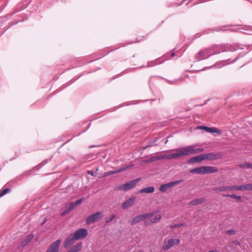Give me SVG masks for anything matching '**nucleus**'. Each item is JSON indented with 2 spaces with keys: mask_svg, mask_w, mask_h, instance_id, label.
Masks as SVG:
<instances>
[{
  "mask_svg": "<svg viewBox=\"0 0 252 252\" xmlns=\"http://www.w3.org/2000/svg\"><path fill=\"white\" fill-rule=\"evenodd\" d=\"M174 151L175 153L170 155H156L157 159L158 160L163 159L177 158L189 155L200 153L204 151V149L196 148V145H189L174 149Z\"/></svg>",
  "mask_w": 252,
  "mask_h": 252,
  "instance_id": "f257e3e1",
  "label": "nucleus"
},
{
  "mask_svg": "<svg viewBox=\"0 0 252 252\" xmlns=\"http://www.w3.org/2000/svg\"><path fill=\"white\" fill-rule=\"evenodd\" d=\"M88 230L85 228H81L70 234L64 242V246H69L72 244L75 240L83 239L88 235Z\"/></svg>",
  "mask_w": 252,
  "mask_h": 252,
  "instance_id": "f03ea898",
  "label": "nucleus"
},
{
  "mask_svg": "<svg viewBox=\"0 0 252 252\" xmlns=\"http://www.w3.org/2000/svg\"><path fill=\"white\" fill-rule=\"evenodd\" d=\"M216 47H217V46H213L211 48H206L204 50L200 51L196 55V56H195L196 59L198 61H200L201 60H203V59L208 58L211 55H213L217 53L216 52H212V50H214L215 48Z\"/></svg>",
  "mask_w": 252,
  "mask_h": 252,
  "instance_id": "7ed1b4c3",
  "label": "nucleus"
},
{
  "mask_svg": "<svg viewBox=\"0 0 252 252\" xmlns=\"http://www.w3.org/2000/svg\"><path fill=\"white\" fill-rule=\"evenodd\" d=\"M180 242L179 239H166L164 240L162 249L164 251H167L174 246L178 245Z\"/></svg>",
  "mask_w": 252,
  "mask_h": 252,
  "instance_id": "20e7f679",
  "label": "nucleus"
},
{
  "mask_svg": "<svg viewBox=\"0 0 252 252\" xmlns=\"http://www.w3.org/2000/svg\"><path fill=\"white\" fill-rule=\"evenodd\" d=\"M139 181V179H136L115 188V190L126 191L133 188Z\"/></svg>",
  "mask_w": 252,
  "mask_h": 252,
  "instance_id": "39448f33",
  "label": "nucleus"
},
{
  "mask_svg": "<svg viewBox=\"0 0 252 252\" xmlns=\"http://www.w3.org/2000/svg\"><path fill=\"white\" fill-rule=\"evenodd\" d=\"M153 215L154 212H151L136 216L130 221V224L131 225H134L144 220L145 221L147 220V219L149 218L153 217Z\"/></svg>",
  "mask_w": 252,
  "mask_h": 252,
  "instance_id": "423d86ee",
  "label": "nucleus"
},
{
  "mask_svg": "<svg viewBox=\"0 0 252 252\" xmlns=\"http://www.w3.org/2000/svg\"><path fill=\"white\" fill-rule=\"evenodd\" d=\"M102 218V213L97 212L94 214L90 216L86 219V223L87 224H92L96 221L101 220Z\"/></svg>",
  "mask_w": 252,
  "mask_h": 252,
  "instance_id": "0eeeda50",
  "label": "nucleus"
},
{
  "mask_svg": "<svg viewBox=\"0 0 252 252\" xmlns=\"http://www.w3.org/2000/svg\"><path fill=\"white\" fill-rule=\"evenodd\" d=\"M61 242V241L59 239L52 243L45 252H58Z\"/></svg>",
  "mask_w": 252,
  "mask_h": 252,
  "instance_id": "6e6552de",
  "label": "nucleus"
},
{
  "mask_svg": "<svg viewBox=\"0 0 252 252\" xmlns=\"http://www.w3.org/2000/svg\"><path fill=\"white\" fill-rule=\"evenodd\" d=\"M180 182V181H176L174 182H171L165 184L161 185L159 189L160 191L164 192H165L168 189L172 188V187L178 185Z\"/></svg>",
  "mask_w": 252,
  "mask_h": 252,
  "instance_id": "1a4fd4ad",
  "label": "nucleus"
},
{
  "mask_svg": "<svg viewBox=\"0 0 252 252\" xmlns=\"http://www.w3.org/2000/svg\"><path fill=\"white\" fill-rule=\"evenodd\" d=\"M203 160H215L220 158L221 157V155L219 153L214 154L213 153H209L208 154H202Z\"/></svg>",
  "mask_w": 252,
  "mask_h": 252,
  "instance_id": "9d476101",
  "label": "nucleus"
},
{
  "mask_svg": "<svg viewBox=\"0 0 252 252\" xmlns=\"http://www.w3.org/2000/svg\"><path fill=\"white\" fill-rule=\"evenodd\" d=\"M136 200V197H131L128 199L126 200L122 205V207L123 209H126L129 207L133 206L135 204Z\"/></svg>",
  "mask_w": 252,
  "mask_h": 252,
  "instance_id": "9b49d317",
  "label": "nucleus"
},
{
  "mask_svg": "<svg viewBox=\"0 0 252 252\" xmlns=\"http://www.w3.org/2000/svg\"><path fill=\"white\" fill-rule=\"evenodd\" d=\"M150 220H146L145 221V224L146 225H148L151 223H155L158 222L160 221L161 219V216L159 214H155L154 213V215L153 217L150 218Z\"/></svg>",
  "mask_w": 252,
  "mask_h": 252,
  "instance_id": "f8f14e48",
  "label": "nucleus"
},
{
  "mask_svg": "<svg viewBox=\"0 0 252 252\" xmlns=\"http://www.w3.org/2000/svg\"><path fill=\"white\" fill-rule=\"evenodd\" d=\"M132 166H133V165H131L127 166L125 167H122L118 170H114V171H110L109 172H105V173H104V174L103 175V177H106V176H108L110 175H112L114 174L121 172L124 171L126 170V169H128L130 167H132Z\"/></svg>",
  "mask_w": 252,
  "mask_h": 252,
  "instance_id": "ddd939ff",
  "label": "nucleus"
},
{
  "mask_svg": "<svg viewBox=\"0 0 252 252\" xmlns=\"http://www.w3.org/2000/svg\"><path fill=\"white\" fill-rule=\"evenodd\" d=\"M82 247V243H78L75 245L72 246L67 252H78L81 249Z\"/></svg>",
  "mask_w": 252,
  "mask_h": 252,
  "instance_id": "4468645a",
  "label": "nucleus"
},
{
  "mask_svg": "<svg viewBox=\"0 0 252 252\" xmlns=\"http://www.w3.org/2000/svg\"><path fill=\"white\" fill-rule=\"evenodd\" d=\"M82 247V243H78L75 245L72 246L67 252H78L81 249Z\"/></svg>",
  "mask_w": 252,
  "mask_h": 252,
  "instance_id": "2eb2a0df",
  "label": "nucleus"
},
{
  "mask_svg": "<svg viewBox=\"0 0 252 252\" xmlns=\"http://www.w3.org/2000/svg\"><path fill=\"white\" fill-rule=\"evenodd\" d=\"M205 198L203 197L196 199H194L189 202V205L190 206L197 205L203 203L204 202H205Z\"/></svg>",
  "mask_w": 252,
  "mask_h": 252,
  "instance_id": "dca6fc26",
  "label": "nucleus"
},
{
  "mask_svg": "<svg viewBox=\"0 0 252 252\" xmlns=\"http://www.w3.org/2000/svg\"><path fill=\"white\" fill-rule=\"evenodd\" d=\"M155 191V188L154 187H149L147 188H143L139 190L138 192V193H151L154 192Z\"/></svg>",
  "mask_w": 252,
  "mask_h": 252,
  "instance_id": "f3484780",
  "label": "nucleus"
},
{
  "mask_svg": "<svg viewBox=\"0 0 252 252\" xmlns=\"http://www.w3.org/2000/svg\"><path fill=\"white\" fill-rule=\"evenodd\" d=\"M33 235L32 234L28 235L26 238L23 240L21 243V245L22 247H24L28 245V244L33 239Z\"/></svg>",
  "mask_w": 252,
  "mask_h": 252,
  "instance_id": "a211bd4d",
  "label": "nucleus"
},
{
  "mask_svg": "<svg viewBox=\"0 0 252 252\" xmlns=\"http://www.w3.org/2000/svg\"><path fill=\"white\" fill-rule=\"evenodd\" d=\"M202 160H203V158L202 154L190 158L188 162L189 163L199 162Z\"/></svg>",
  "mask_w": 252,
  "mask_h": 252,
  "instance_id": "6ab92c4d",
  "label": "nucleus"
},
{
  "mask_svg": "<svg viewBox=\"0 0 252 252\" xmlns=\"http://www.w3.org/2000/svg\"><path fill=\"white\" fill-rule=\"evenodd\" d=\"M191 173H196L198 174H205V166H202L194 168L190 171Z\"/></svg>",
  "mask_w": 252,
  "mask_h": 252,
  "instance_id": "aec40b11",
  "label": "nucleus"
},
{
  "mask_svg": "<svg viewBox=\"0 0 252 252\" xmlns=\"http://www.w3.org/2000/svg\"><path fill=\"white\" fill-rule=\"evenodd\" d=\"M214 190L217 192L230 191V186L216 187L214 189Z\"/></svg>",
  "mask_w": 252,
  "mask_h": 252,
  "instance_id": "412c9836",
  "label": "nucleus"
},
{
  "mask_svg": "<svg viewBox=\"0 0 252 252\" xmlns=\"http://www.w3.org/2000/svg\"><path fill=\"white\" fill-rule=\"evenodd\" d=\"M218 172V169L215 167L205 166V174L215 173Z\"/></svg>",
  "mask_w": 252,
  "mask_h": 252,
  "instance_id": "4be33fe9",
  "label": "nucleus"
},
{
  "mask_svg": "<svg viewBox=\"0 0 252 252\" xmlns=\"http://www.w3.org/2000/svg\"><path fill=\"white\" fill-rule=\"evenodd\" d=\"M75 207V204L73 202H70L65 206L66 210H64V215L68 213L69 211L73 209Z\"/></svg>",
  "mask_w": 252,
  "mask_h": 252,
  "instance_id": "5701e85b",
  "label": "nucleus"
},
{
  "mask_svg": "<svg viewBox=\"0 0 252 252\" xmlns=\"http://www.w3.org/2000/svg\"><path fill=\"white\" fill-rule=\"evenodd\" d=\"M201 129H205L206 131L209 132H217L219 133V130L217 128L208 127L207 126H200Z\"/></svg>",
  "mask_w": 252,
  "mask_h": 252,
  "instance_id": "b1692460",
  "label": "nucleus"
},
{
  "mask_svg": "<svg viewBox=\"0 0 252 252\" xmlns=\"http://www.w3.org/2000/svg\"><path fill=\"white\" fill-rule=\"evenodd\" d=\"M225 197H229L231 198L237 199L239 202H242V197L240 195H237L235 194L223 195Z\"/></svg>",
  "mask_w": 252,
  "mask_h": 252,
  "instance_id": "393cba45",
  "label": "nucleus"
},
{
  "mask_svg": "<svg viewBox=\"0 0 252 252\" xmlns=\"http://www.w3.org/2000/svg\"><path fill=\"white\" fill-rule=\"evenodd\" d=\"M239 166L241 168H252V163H243L239 165Z\"/></svg>",
  "mask_w": 252,
  "mask_h": 252,
  "instance_id": "a878e982",
  "label": "nucleus"
},
{
  "mask_svg": "<svg viewBox=\"0 0 252 252\" xmlns=\"http://www.w3.org/2000/svg\"><path fill=\"white\" fill-rule=\"evenodd\" d=\"M10 191V189L8 188H5L2 190H1L0 191V197L3 196L5 195L6 193L9 192Z\"/></svg>",
  "mask_w": 252,
  "mask_h": 252,
  "instance_id": "bb28decb",
  "label": "nucleus"
},
{
  "mask_svg": "<svg viewBox=\"0 0 252 252\" xmlns=\"http://www.w3.org/2000/svg\"><path fill=\"white\" fill-rule=\"evenodd\" d=\"M239 191H247V184L238 186Z\"/></svg>",
  "mask_w": 252,
  "mask_h": 252,
  "instance_id": "cd10ccee",
  "label": "nucleus"
},
{
  "mask_svg": "<svg viewBox=\"0 0 252 252\" xmlns=\"http://www.w3.org/2000/svg\"><path fill=\"white\" fill-rule=\"evenodd\" d=\"M184 225H185V223H179V224L171 225L170 226V228L173 229V228H174L176 227H180L181 226H184Z\"/></svg>",
  "mask_w": 252,
  "mask_h": 252,
  "instance_id": "c85d7f7f",
  "label": "nucleus"
},
{
  "mask_svg": "<svg viewBox=\"0 0 252 252\" xmlns=\"http://www.w3.org/2000/svg\"><path fill=\"white\" fill-rule=\"evenodd\" d=\"M238 188H239L238 186H237V185L230 186V191H234V190L239 191Z\"/></svg>",
  "mask_w": 252,
  "mask_h": 252,
  "instance_id": "c756f323",
  "label": "nucleus"
},
{
  "mask_svg": "<svg viewBox=\"0 0 252 252\" xmlns=\"http://www.w3.org/2000/svg\"><path fill=\"white\" fill-rule=\"evenodd\" d=\"M83 200V198L78 199L74 203V204H75V206H76L77 205L81 204Z\"/></svg>",
  "mask_w": 252,
  "mask_h": 252,
  "instance_id": "7c9ffc66",
  "label": "nucleus"
},
{
  "mask_svg": "<svg viewBox=\"0 0 252 252\" xmlns=\"http://www.w3.org/2000/svg\"><path fill=\"white\" fill-rule=\"evenodd\" d=\"M149 160L151 162H154V161L158 160V159H157L156 156H153L151 158H149Z\"/></svg>",
  "mask_w": 252,
  "mask_h": 252,
  "instance_id": "2f4dec72",
  "label": "nucleus"
},
{
  "mask_svg": "<svg viewBox=\"0 0 252 252\" xmlns=\"http://www.w3.org/2000/svg\"><path fill=\"white\" fill-rule=\"evenodd\" d=\"M252 190V184H247V191Z\"/></svg>",
  "mask_w": 252,
  "mask_h": 252,
  "instance_id": "473e14b6",
  "label": "nucleus"
},
{
  "mask_svg": "<svg viewBox=\"0 0 252 252\" xmlns=\"http://www.w3.org/2000/svg\"><path fill=\"white\" fill-rule=\"evenodd\" d=\"M115 218V215L114 214H113L111 216L110 218H109V220H106V223H108L110 221H111L113 219H114V218Z\"/></svg>",
  "mask_w": 252,
  "mask_h": 252,
  "instance_id": "72a5a7b5",
  "label": "nucleus"
},
{
  "mask_svg": "<svg viewBox=\"0 0 252 252\" xmlns=\"http://www.w3.org/2000/svg\"><path fill=\"white\" fill-rule=\"evenodd\" d=\"M227 233L230 235H234L235 234V231L233 230H229L227 231Z\"/></svg>",
  "mask_w": 252,
  "mask_h": 252,
  "instance_id": "f704fd0d",
  "label": "nucleus"
},
{
  "mask_svg": "<svg viewBox=\"0 0 252 252\" xmlns=\"http://www.w3.org/2000/svg\"><path fill=\"white\" fill-rule=\"evenodd\" d=\"M153 145L152 144V143H150L147 146H145V147H143L142 148V150H145L146 149H147L148 147H151Z\"/></svg>",
  "mask_w": 252,
  "mask_h": 252,
  "instance_id": "c9c22d12",
  "label": "nucleus"
},
{
  "mask_svg": "<svg viewBox=\"0 0 252 252\" xmlns=\"http://www.w3.org/2000/svg\"><path fill=\"white\" fill-rule=\"evenodd\" d=\"M88 173L92 176H94V173L93 171H90V170H88L87 171Z\"/></svg>",
  "mask_w": 252,
  "mask_h": 252,
  "instance_id": "e433bc0d",
  "label": "nucleus"
},
{
  "mask_svg": "<svg viewBox=\"0 0 252 252\" xmlns=\"http://www.w3.org/2000/svg\"><path fill=\"white\" fill-rule=\"evenodd\" d=\"M208 252H219V251L217 250H214L210 251Z\"/></svg>",
  "mask_w": 252,
  "mask_h": 252,
  "instance_id": "4c0bfd02",
  "label": "nucleus"
},
{
  "mask_svg": "<svg viewBox=\"0 0 252 252\" xmlns=\"http://www.w3.org/2000/svg\"><path fill=\"white\" fill-rule=\"evenodd\" d=\"M145 162H152L151 161L149 160V159L145 160Z\"/></svg>",
  "mask_w": 252,
  "mask_h": 252,
  "instance_id": "58836bf2",
  "label": "nucleus"
},
{
  "mask_svg": "<svg viewBox=\"0 0 252 252\" xmlns=\"http://www.w3.org/2000/svg\"><path fill=\"white\" fill-rule=\"evenodd\" d=\"M46 220H44V221H43V222H42L41 223V225H43V224L45 223V222H46Z\"/></svg>",
  "mask_w": 252,
  "mask_h": 252,
  "instance_id": "ea45409f",
  "label": "nucleus"
},
{
  "mask_svg": "<svg viewBox=\"0 0 252 252\" xmlns=\"http://www.w3.org/2000/svg\"><path fill=\"white\" fill-rule=\"evenodd\" d=\"M174 55H175L174 53H172L171 54V56H172V57H174Z\"/></svg>",
  "mask_w": 252,
  "mask_h": 252,
  "instance_id": "a19ab883",
  "label": "nucleus"
},
{
  "mask_svg": "<svg viewBox=\"0 0 252 252\" xmlns=\"http://www.w3.org/2000/svg\"><path fill=\"white\" fill-rule=\"evenodd\" d=\"M61 216H63V212L61 213Z\"/></svg>",
  "mask_w": 252,
  "mask_h": 252,
  "instance_id": "79ce46f5",
  "label": "nucleus"
},
{
  "mask_svg": "<svg viewBox=\"0 0 252 252\" xmlns=\"http://www.w3.org/2000/svg\"><path fill=\"white\" fill-rule=\"evenodd\" d=\"M168 142V140H166V141L165 142V144H166Z\"/></svg>",
  "mask_w": 252,
  "mask_h": 252,
  "instance_id": "37998d69",
  "label": "nucleus"
}]
</instances>
